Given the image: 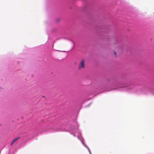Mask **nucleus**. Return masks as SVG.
<instances>
[{
  "label": "nucleus",
  "instance_id": "f03ea898",
  "mask_svg": "<svg viewBox=\"0 0 154 154\" xmlns=\"http://www.w3.org/2000/svg\"><path fill=\"white\" fill-rule=\"evenodd\" d=\"M20 138V137H18L17 138H15L13 140V142H15L16 140H18Z\"/></svg>",
  "mask_w": 154,
  "mask_h": 154
},
{
  "label": "nucleus",
  "instance_id": "f257e3e1",
  "mask_svg": "<svg viewBox=\"0 0 154 154\" xmlns=\"http://www.w3.org/2000/svg\"><path fill=\"white\" fill-rule=\"evenodd\" d=\"M85 60L82 59L79 64L78 69L80 70L82 69H84L85 67Z\"/></svg>",
  "mask_w": 154,
  "mask_h": 154
},
{
  "label": "nucleus",
  "instance_id": "7ed1b4c3",
  "mask_svg": "<svg viewBox=\"0 0 154 154\" xmlns=\"http://www.w3.org/2000/svg\"><path fill=\"white\" fill-rule=\"evenodd\" d=\"M56 50L57 51H63V52H66V51H62V50H58V49Z\"/></svg>",
  "mask_w": 154,
  "mask_h": 154
},
{
  "label": "nucleus",
  "instance_id": "39448f33",
  "mask_svg": "<svg viewBox=\"0 0 154 154\" xmlns=\"http://www.w3.org/2000/svg\"><path fill=\"white\" fill-rule=\"evenodd\" d=\"M115 54L116 55V52H115Z\"/></svg>",
  "mask_w": 154,
  "mask_h": 154
},
{
  "label": "nucleus",
  "instance_id": "20e7f679",
  "mask_svg": "<svg viewBox=\"0 0 154 154\" xmlns=\"http://www.w3.org/2000/svg\"><path fill=\"white\" fill-rule=\"evenodd\" d=\"M14 142H13V141L11 144V145H13V144L14 143Z\"/></svg>",
  "mask_w": 154,
  "mask_h": 154
}]
</instances>
